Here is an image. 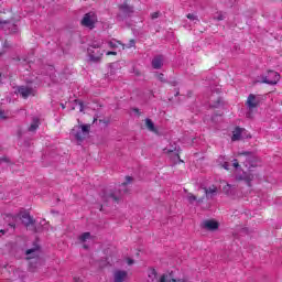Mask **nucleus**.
I'll use <instances>...</instances> for the list:
<instances>
[{
    "mask_svg": "<svg viewBox=\"0 0 282 282\" xmlns=\"http://www.w3.org/2000/svg\"><path fill=\"white\" fill-rule=\"evenodd\" d=\"M224 19H225V17H224L223 14H219V15L217 17V20H218V21H224Z\"/></svg>",
    "mask_w": 282,
    "mask_h": 282,
    "instance_id": "c9c22d12",
    "label": "nucleus"
},
{
    "mask_svg": "<svg viewBox=\"0 0 282 282\" xmlns=\"http://www.w3.org/2000/svg\"><path fill=\"white\" fill-rule=\"evenodd\" d=\"M34 218H32V216H30V214H24L22 215V224H24V226L28 228L30 226H34Z\"/></svg>",
    "mask_w": 282,
    "mask_h": 282,
    "instance_id": "2eb2a0df",
    "label": "nucleus"
},
{
    "mask_svg": "<svg viewBox=\"0 0 282 282\" xmlns=\"http://www.w3.org/2000/svg\"><path fill=\"white\" fill-rule=\"evenodd\" d=\"M219 100L217 101V104H214L213 107H219Z\"/></svg>",
    "mask_w": 282,
    "mask_h": 282,
    "instance_id": "ea45409f",
    "label": "nucleus"
},
{
    "mask_svg": "<svg viewBox=\"0 0 282 282\" xmlns=\"http://www.w3.org/2000/svg\"><path fill=\"white\" fill-rule=\"evenodd\" d=\"M39 129V118H33L31 126L29 127V131L34 132Z\"/></svg>",
    "mask_w": 282,
    "mask_h": 282,
    "instance_id": "b1692460",
    "label": "nucleus"
},
{
    "mask_svg": "<svg viewBox=\"0 0 282 282\" xmlns=\"http://www.w3.org/2000/svg\"><path fill=\"white\" fill-rule=\"evenodd\" d=\"M234 167L239 169V161L237 159L234 160Z\"/></svg>",
    "mask_w": 282,
    "mask_h": 282,
    "instance_id": "72a5a7b5",
    "label": "nucleus"
},
{
    "mask_svg": "<svg viewBox=\"0 0 282 282\" xmlns=\"http://www.w3.org/2000/svg\"><path fill=\"white\" fill-rule=\"evenodd\" d=\"M145 127H147L148 131H151L152 133H158V129H155V123H153V120L147 118Z\"/></svg>",
    "mask_w": 282,
    "mask_h": 282,
    "instance_id": "a211bd4d",
    "label": "nucleus"
},
{
    "mask_svg": "<svg viewBox=\"0 0 282 282\" xmlns=\"http://www.w3.org/2000/svg\"><path fill=\"white\" fill-rule=\"evenodd\" d=\"M129 47H135V40H130Z\"/></svg>",
    "mask_w": 282,
    "mask_h": 282,
    "instance_id": "473e14b6",
    "label": "nucleus"
},
{
    "mask_svg": "<svg viewBox=\"0 0 282 282\" xmlns=\"http://www.w3.org/2000/svg\"><path fill=\"white\" fill-rule=\"evenodd\" d=\"M9 226L14 230V224H9Z\"/></svg>",
    "mask_w": 282,
    "mask_h": 282,
    "instance_id": "79ce46f5",
    "label": "nucleus"
},
{
    "mask_svg": "<svg viewBox=\"0 0 282 282\" xmlns=\"http://www.w3.org/2000/svg\"><path fill=\"white\" fill-rule=\"evenodd\" d=\"M175 151H177L176 147H171V148H165L163 149V153H175Z\"/></svg>",
    "mask_w": 282,
    "mask_h": 282,
    "instance_id": "a878e982",
    "label": "nucleus"
},
{
    "mask_svg": "<svg viewBox=\"0 0 282 282\" xmlns=\"http://www.w3.org/2000/svg\"><path fill=\"white\" fill-rule=\"evenodd\" d=\"M155 279H158V271H155V269H150L148 271V281L153 282Z\"/></svg>",
    "mask_w": 282,
    "mask_h": 282,
    "instance_id": "5701e85b",
    "label": "nucleus"
},
{
    "mask_svg": "<svg viewBox=\"0 0 282 282\" xmlns=\"http://www.w3.org/2000/svg\"><path fill=\"white\" fill-rule=\"evenodd\" d=\"M238 155L239 156L243 155V158H245L243 166H246V169H248L249 171H250V169H254L258 166L259 160L257 159V156L253 153L240 152Z\"/></svg>",
    "mask_w": 282,
    "mask_h": 282,
    "instance_id": "20e7f679",
    "label": "nucleus"
},
{
    "mask_svg": "<svg viewBox=\"0 0 282 282\" xmlns=\"http://www.w3.org/2000/svg\"><path fill=\"white\" fill-rule=\"evenodd\" d=\"M204 193L207 199H213L217 195V186L212 185L209 187H204Z\"/></svg>",
    "mask_w": 282,
    "mask_h": 282,
    "instance_id": "ddd939ff",
    "label": "nucleus"
},
{
    "mask_svg": "<svg viewBox=\"0 0 282 282\" xmlns=\"http://www.w3.org/2000/svg\"><path fill=\"white\" fill-rule=\"evenodd\" d=\"M106 54H107V56H116V54H118V53L113 52V51H108Z\"/></svg>",
    "mask_w": 282,
    "mask_h": 282,
    "instance_id": "2f4dec72",
    "label": "nucleus"
},
{
    "mask_svg": "<svg viewBox=\"0 0 282 282\" xmlns=\"http://www.w3.org/2000/svg\"><path fill=\"white\" fill-rule=\"evenodd\" d=\"M159 18H160V12H159V11L153 12V13L151 14V19H159Z\"/></svg>",
    "mask_w": 282,
    "mask_h": 282,
    "instance_id": "c756f323",
    "label": "nucleus"
},
{
    "mask_svg": "<svg viewBox=\"0 0 282 282\" xmlns=\"http://www.w3.org/2000/svg\"><path fill=\"white\" fill-rule=\"evenodd\" d=\"M17 94H20L22 98L28 99L30 96H34V88L29 86H20L17 88Z\"/></svg>",
    "mask_w": 282,
    "mask_h": 282,
    "instance_id": "9d476101",
    "label": "nucleus"
},
{
    "mask_svg": "<svg viewBox=\"0 0 282 282\" xmlns=\"http://www.w3.org/2000/svg\"><path fill=\"white\" fill-rule=\"evenodd\" d=\"M91 239V232L87 231L78 236L79 243H85V241H89Z\"/></svg>",
    "mask_w": 282,
    "mask_h": 282,
    "instance_id": "412c9836",
    "label": "nucleus"
},
{
    "mask_svg": "<svg viewBox=\"0 0 282 282\" xmlns=\"http://www.w3.org/2000/svg\"><path fill=\"white\" fill-rule=\"evenodd\" d=\"M74 102H75V107H78L80 112L85 111V106L80 100L76 99Z\"/></svg>",
    "mask_w": 282,
    "mask_h": 282,
    "instance_id": "393cba45",
    "label": "nucleus"
},
{
    "mask_svg": "<svg viewBox=\"0 0 282 282\" xmlns=\"http://www.w3.org/2000/svg\"><path fill=\"white\" fill-rule=\"evenodd\" d=\"M0 118L6 119V116L3 115L2 110H0Z\"/></svg>",
    "mask_w": 282,
    "mask_h": 282,
    "instance_id": "4c0bfd02",
    "label": "nucleus"
},
{
    "mask_svg": "<svg viewBox=\"0 0 282 282\" xmlns=\"http://www.w3.org/2000/svg\"><path fill=\"white\" fill-rule=\"evenodd\" d=\"M118 43H120V42L109 41L108 46L111 47V50H116V47H118Z\"/></svg>",
    "mask_w": 282,
    "mask_h": 282,
    "instance_id": "bb28decb",
    "label": "nucleus"
},
{
    "mask_svg": "<svg viewBox=\"0 0 282 282\" xmlns=\"http://www.w3.org/2000/svg\"><path fill=\"white\" fill-rule=\"evenodd\" d=\"M0 232H2V235H6V230L1 229Z\"/></svg>",
    "mask_w": 282,
    "mask_h": 282,
    "instance_id": "a18cd8bd",
    "label": "nucleus"
},
{
    "mask_svg": "<svg viewBox=\"0 0 282 282\" xmlns=\"http://www.w3.org/2000/svg\"><path fill=\"white\" fill-rule=\"evenodd\" d=\"M0 30H3L7 34H15L19 28L11 21H0Z\"/></svg>",
    "mask_w": 282,
    "mask_h": 282,
    "instance_id": "6e6552de",
    "label": "nucleus"
},
{
    "mask_svg": "<svg viewBox=\"0 0 282 282\" xmlns=\"http://www.w3.org/2000/svg\"><path fill=\"white\" fill-rule=\"evenodd\" d=\"M100 47H102V42H95L88 47L87 54L89 63H100V61H102Z\"/></svg>",
    "mask_w": 282,
    "mask_h": 282,
    "instance_id": "f03ea898",
    "label": "nucleus"
},
{
    "mask_svg": "<svg viewBox=\"0 0 282 282\" xmlns=\"http://www.w3.org/2000/svg\"><path fill=\"white\" fill-rule=\"evenodd\" d=\"M113 281L115 282H128L129 281V272L126 270L117 269L113 271Z\"/></svg>",
    "mask_w": 282,
    "mask_h": 282,
    "instance_id": "1a4fd4ad",
    "label": "nucleus"
},
{
    "mask_svg": "<svg viewBox=\"0 0 282 282\" xmlns=\"http://www.w3.org/2000/svg\"><path fill=\"white\" fill-rule=\"evenodd\" d=\"M89 124L75 126L70 131V135L75 138L77 142H83L87 135H89Z\"/></svg>",
    "mask_w": 282,
    "mask_h": 282,
    "instance_id": "7ed1b4c3",
    "label": "nucleus"
},
{
    "mask_svg": "<svg viewBox=\"0 0 282 282\" xmlns=\"http://www.w3.org/2000/svg\"><path fill=\"white\" fill-rule=\"evenodd\" d=\"M131 182H133V177L126 176V182L120 185L119 194L112 191L102 192V202H105L106 204H109V202L118 204V202H120V195H122V193H127V184H131Z\"/></svg>",
    "mask_w": 282,
    "mask_h": 282,
    "instance_id": "f257e3e1",
    "label": "nucleus"
},
{
    "mask_svg": "<svg viewBox=\"0 0 282 282\" xmlns=\"http://www.w3.org/2000/svg\"><path fill=\"white\" fill-rule=\"evenodd\" d=\"M175 155H176V158H180V153L178 152H176Z\"/></svg>",
    "mask_w": 282,
    "mask_h": 282,
    "instance_id": "49530a36",
    "label": "nucleus"
},
{
    "mask_svg": "<svg viewBox=\"0 0 282 282\" xmlns=\"http://www.w3.org/2000/svg\"><path fill=\"white\" fill-rule=\"evenodd\" d=\"M2 162H8V159H6V158H0V164H2Z\"/></svg>",
    "mask_w": 282,
    "mask_h": 282,
    "instance_id": "e433bc0d",
    "label": "nucleus"
},
{
    "mask_svg": "<svg viewBox=\"0 0 282 282\" xmlns=\"http://www.w3.org/2000/svg\"><path fill=\"white\" fill-rule=\"evenodd\" d=\"M237 182H246L247 186H252V180H254V174L250 172H243L241 175L236 176Z\"/></svg>",
    "mask_w": 282,
    "mask_h": 282,
    "instance_id": "f8f14e48",
    "label": "nucleus"
},
{
    "mask_svg": "<svg viewBox=\"0 0 282 282\" xmlns=\"http://www.w3.org/2000/svg\"><path fill=\"white\" fill-rule=\"evenodd\" d=\"M32 263H33V262H31V268H32Z\"/></svg>",
    "mask_w": 282,
    "mask_h": 282,
    "instance_id": "de8ad7c7",
    "label": "nucleus"
},
{
    "mask_svg": "<svg viewBox=\"0 0 282 282\" xmlns=\"http://www.w3.org/2000/svg\"><path fill=\"white\" fill-rule=\"evenodd\" d=\"M200 228L208 230L209 232H215L219 230V221L215 219H205L202 221Z\"/></svg>",
    "mask_w": 282,
    "mask_h": 282,
    "instance_id": "0eeeda50",
    "label": "nucleus"
},
{
    "mask_svg": "<svg viewBox=\"0 0 282 282\" xmlns=\"http://www.w3.org/2000/svg\"><path fill=\"white\" fill-rule=\"evenodd\" d=\"M127 263H128V265H133L134 261H133V259H130V258H129V259L127 260Z\"/></svg>",
    "mask_w": 282,
    "mask_h": 282,
    "instance_id": "f704fd0d",
    "label": "nucleus"
},
{
    "mask_svg": "<svg viewBox=\"0 0 282 282\" xmlns=\"http://www.w3.org/2000/svg\"><path fill=\"white\" fill-rule=\"evenodd\" d=\"M96 21V13L89 12L84 15L82 20V25H84V28H89V30H94Z\"/></svg>",
    "mask_w": 282,
    "mask_h": 282,
    "instance_id": "423d86ee",
    "label": "nucleus"
},
{
    "mask_svg": "<svg viewBox=\"0 0 282 282\" xmlns=\"http://www.w3.org/2000/svg\"><path fill=\"white\" fill-rule=\"evenodd\" d=\"M0 78H1V73H0Z\"/></svg>",
    "mask_w": 282,
    "mask_h": 282,
    "instance_id": "09e8293b",
    "label": "nucleus"
},
{
    "mask_svg": "<svg viewBox=\"0 0 282 282\" xmlns=\"http://www.w3.org/2000/svg\"><path fill=\"white\" fill-rule=\"evenodd\" d=\"M187 19H189V21H199V19H197V15H195L193 13H188Z\"/></svg>",
    "mask_w": 282,
    "mask_h": 282,
    "instance_id": "c85d7f7f",
    "label": "nucleus"
},
{
    "mask_svg": "<svg viewBox=\"0 0 282 282\" xmlns=\"http://www.w3.org/2000/svg\"><path fill=\"white\" fill-rule=\"evenodd\" d=\"M89 248V246L87 245H84V249L87 250Z\"/></svg>",
    "mask_w": 282,
    "mask_h": 282,
    "instance_id": "c03bdc74",
    "label": "nucleus"
},
{
    "mask_svg": "<svg viewBox=\"0 0 282 282\" xmlns=\"http://www.w3.org/2000/svg\"><path fill=\"white\" fill-rule=\"evenodd\" d=\"M246 107L249 109V111H252V109H257L259 107V98L254 94H250L246 101Z\"/></svg>",
    "mask_w": 282,
    "mask_h": 282,
    "instance_id": "9b49d317",
    "label": "nucleus"
},
{
    "mask_svg": "<svg viewBox=\"0 0 282 282\" xmlns=\"http://www.w3.org/2000/svg\"><path fill=\"white\" fill-rule=\"evenodd\" d=\"M156 78L161 83H166V78H164V74H162V73L156 74Z\"/></svg>",
    "mask_w": 282,
    "mask_h": 282,
    "instance_id": "cd10ccee",
    "label": "nucleus"
},
{
    "mask_svg": "<svg viewBox=\"0 0 282 282\" xmlns=\"http://www.w3.org/2000/svg\"><path fill=\"white\" fill-rule=\"evenodd\" d=\"M247 118H252V112H247Z\"/></svg>",
    "mask_w": 282,
    "mask_h": 282,
    "instance_id": "58836bf2",
    "label": "nucleus"
},
{
    "mask_svg": "<svg viewBox=\"0 0 282 282\" xmlns=\"http://www.w3.org/2000/svg\"><path fill=\"white\" fill-rule=\"evenodd\" d=\"M221 160H224V158L223 156H220L219 159H218V162L221 164Z\"/></svg>",
    "mask_w": 282,
    "mask_h": 282,
    "instance_id": "37998d69",
    "label": "nucleus"
},
{
    "mask_svg": "<svg viewBox=\"0 0 282 282\" xmlns=\"http://www.w3.org/2000/svg\"><path fill=\"white\" fill-rule=\"evenodd\" d=\"M279 80H281V75L274 70H269L267 76L262 77L261 83H264L265 85H276Z\"/></svg>",
    "mask_w": 282,
    "mask_h": 282,
    "instance_id": "39448f33",
    "label": "nucleus"
},
{
    "mask_svg": "<svg viewBox=\"0 0 282 282\" xmlns=\"http://www.w3.org/2000/svg\"><path fill=\"white\" fill-rule=\"evenodd\" d=\"M119 9L121 10V12H123V14H133V7L129 6V3L127 2L121 4Z\"/></svg>",
    "mask_w": 282,
    "mask_h": 282,
    "instance_id": "dca6fc26",
    "label": "nucleus"
},
{
    "mask_svg": "<svg viewBox=\"0 0 282 282\" xmlns=\"http://www.w3.org/2000/svg\"><path fill=\"white\" fill-rule=\"evenodd\" d=\"M241 133H243V129L236 128L234 130V134L231 137L232 142H237V140H240L241 139Z\"/></svg>",
    "mask_w": 282,
    "mask_h": 282,
    "instance_id": "aec40b11",
    "label": "nucleus"
},
{
    "mask_svg": "<svg viewBox=\"0 0 282 282\" xmlns=\"http://www.w3.org/2000/svg\"><path fill=\"white\" fill-rule=\"evenodd\" d=\"M223 169H225V171H228L230 169V164H228V162H224Z\"/></svg>",
    "mask_w": 282,
    "mask_h": 282,
    "instance_id": "7c9ffc66",
    "label": "nucleus"
},
{
    "mask_svg": "<svg viewBox=\"0 0 282 282\" xmlns=\"http://www.w3.org/2000/svg\"><path fill=\"white\" fill-rule=\"evenodd\" d=\"M39 247H35L33 249H28L26 250V259H36V257H39Z\"/></svg>",
    "mask_w": 282,
    "mask_h": 282,
    "instance_id": "f3484780",
    "label": "nucleus"
},
{
    "mask_svg": "<svg viewBox=\"0 0 282 282\" xmlns=\"http://www.w3.org/2000/svg\"><path fill=\"white\" fill-rule=\"evenodd\" d=\"M4 47H10V44H8V42H4Z\"/></svg>",
    "mask_w": 282,
    "mask_h": 282,
    "instance_id": "a19ab883",
    "label": "nucleus"
},
{
    "mask_svg": "<svg viewBox=\"0 0 282 282\" xmlns=\"http://www.w3.org/2000/svg\"><path fill=\"white\" fill-rule=\"evenodd\" d=\"M187 202H189L191 204H194V202H197L198 204H203L204 203V197H200L197 199V196H195L193 193H188L187 194Z\"/></svg>",
    "mask_w": 282,
    "mask_h": 282,
    "instance_id": "6ab92c4d",
    "label": "nucleus"
},
{
    "mask_svg": "<svg viewBox=\"0 0 282 282\" xmlns=\"http://www.w3.org/2000/svg\"><path fill=\"white\" fill-rule=\"evenodd\" d=\"M164 58H162V55H158L152 59V67L153 69H162Z\"/></svg>",
    "mask_w": 282,
    "mask_h": 282,
    "instance_id": "4468645a",
    "label": "nucleus"
},
{
    "mask_svg": "<svg viewBox=\"0 0 282 282\" xmlns=\"http://www.w3.org/2000/svg\"><path fill=\"white\" fill-rule=\"evenodd\" d=\"M225 195H235V186L227 184L223 187Z\"/></svg>",
    "mask_w": 282,
    "mask_h": 282,
    "instance_id": "4be33fe9",
    "label": "nucleus"
}]
</instances>
